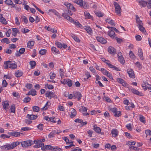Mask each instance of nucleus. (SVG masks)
Masks as SVG:
<instances>
[{"label":"nucleus","mask_w":151,"mask_h":151,"mask_svg":"<svg viewBox=\"0 0 151 151\" xmlns=\"http://www.w3.org/2000/svg\"><path fill=\"white\" fill-rule=\"evenodd\" d=\"M23 74V72L21 71L17 70L15 73V76L17 77L21 76Z\"/></svg>","instance_id":"24"},{"label":"nucleus","mask_w":151,"mask_h":151,"mask_svg":"<svg viewBox=\"0 0 151 151\" xmlns=\"http://www.w3.org/2000/svg\"><path fill=\"white\" fill-rule=\"evenodd\" d=\"M84 29L88 33L90 34L91 33V29L90 27H85Z\"/></svg>","instance_id":"46"},{"label":"nucleus","mask_w":151,"mask_h":151,"mask_svg":"<svg viewBox=\"0 0 151 151\" xmlns=\"http://www.w3.org/2000/svg\"><path fill=\"white\" fill-rule=\"evenodd\" d=\"M29 64L30 65L31 68H33L36 64V62L34 61H32L29 62Z\"/></svg>","instance_id":"33"},{"label":"nucleus","mask_w":151,"mask_h":151,"mask_svg":"<svg viewBox=\"0 0 151 151\" xmlns=\"http://www.w3.org/2000/svg\"><path fill=\"white\" fill-rule=\"evenodd\" d=\"M139 4L141 7L146 6L147 4V2L145 1L141 0L139 1Z\"/></svg>","instance_id":"18"},{"label":"nucleus","mask_w":151,"mask_h":151,"mask_svg":"<svg viewBox=\"0 0 151 151\" xmlns=\"http://www.w3.org/2000/svg\"><path fill=\"white\" fill-rule=\"evenodd\" d=\"M15 106L14 104H12L10 108L11 112L14 113L15 112Z\"/></svg>","instance_id":"48"},{"label":"nucleus","mask_w":151,"mask_h":151,"mask_svg":"<svg viewBox=\"0 0 151 151\" xmlns=\"http://www.w3.org/2000/svg\"><path fill=\"white\" fill-rule=\"evenodd\" d=\"M49 75L51 79H53L56 77V75L54 73H50Z\"/></svg>","instance_id":"53"},{"label":"nucleus","mask_w":151,"mask_h":151,"mask_svg":"<svg viewBox=\"0 0 151 151\" xmlns=\"http://www.w3.org/2000/svg\"><path fill=\"white\" fill-rule=\"evenodd\" d=\"M2 104L3 106V108L5 109L7 108L9 105L8 102L6 101L3 102Z\"/></svg>","instance_id":"31"},{"label":"nucleus","mask_w":151,"mask_h":151,"mask_svg":"<svg viewBox=\"0 0 151 151\" xmlns=\"http://www.w3.org/2000/svg\"><path fill=\"white\" fill-rule=\"evenodd\" d=\"M115 39L117 41V42L118 43H120L121 42L123 41V40L122 39L119 38L117 37H115Z\"/></svg>","instance_id":"60"},{"label":"nucleus","mask_w":151,"mask_h":151,"mask_svg":"<svg viewBox=\"0 0 151 151\" xmlns=\"http://www.w3.org/2000/svg\"><path fill=\"white\" fill-rule=\"evenodd\" d=\"M83 1L82 0H76L74 1V2L77 4L81 6H83Z\"/></svg>","instance_id":"36"},{"label":"nucleus","mask_w":151,"mask_h":151,"mask_svg":"<svg viewBox=\"0 0 151 151\" xmlns=\"http://www.w3.org/2000/svg\"><path fill=\"white\" fill-rule=\"evenodd\" d=\"M48 102H47L46 104L45 105L43 108L41 109V110L44 111L46 110L47 109V106H48Z\"/></svg>","instance_id":"61"},{"label":"nucleus","mask_w":151,"mask_h":151,"mask_svg":"<svg viewBox=\"0 0 151 151\" xmlns=\"http://www.w3.org/2000/svg\"><path fill=\"white\" fill-rule=\"evenodd\" d=\"M30 91L31 95H32V96H34L37 95V92L35 89H32L30 90Z\"/></svg>","instance_id":"44"},{"label":"nucleus","mask_w":151,"mask_h":151,"mask_svg":"<svg viewBox=\"0 0 151 151\" xmlns=\"http://www.w3.org/2000/svg\"><path fill=\"white\" fill-rule=\"evenodd\" d=\"M51 51L52 52L57 53V54L59 53V50L58 49H57L55 47H52L51 48Z\"/></svg>","instance_id":"35"},{"label":"nucleus","mask_w":151,"mask_h":151,"mask_svg":"<svg viewBox=\"0 0 151 151\" xmlns=\"http://www.w3.org/2000/svg\"><path fill=\"white\" fill-rule=\"evenodd\" d=\"M20 144H21L22 147L26 148L27 147L30 146L33 144V143L32 141L31 140H28L27 141H22L21 142L17 141L12 142L11 144H6L1 146L0 147V148L3 150H8L13 149Z\"/></svg>","instance_id":"1"},{"label":"nucleus","mask_w":151,"mask_h":151,"mask_svg":"<svg viewBox=\"0 0 151 151\" xmlns=\"http://www.w3.org/2000/svg\"><path fill=\"white\" fill-rule=\"evenodd\" d=\"M108 51L110 54L114 55L116 53V50L114 48L112 47L109 46L108 49Z\"/></svg>","instance_id":"9"},{"label":"nucleus","mask_w":151,"mask_h":151,"mask_svg":"<svg viewBox=\"0 0 151 151\" xmlns=\"http://www.w3.org/2000/svg\"><path fill=\"white\" fill-rule=\"evenodd\" d=\"M37 117L38 116L37 115H34L33 114L29 115L27 114V118H28L31 120L35 119L37 118Z\"/></svg>","instance_id":"15"},{"label":"nucleus","mask_w":151,"mask_h":151,"mask_svg":"<svg viewBox=\"0 0 151 151\" xmlns=\"http://www.w3.org/2000/svg\"><path fill=\"white\" fill-rule=\"evenodd\" d=\"M108 34L111 38H114L115 37L116 35L115 32L112 30V29H110V30L108 32Z\"/></svg>","instance_id":"14"},{"label":"nucleus","mask_w":151,"mask_h":151,"mask_svg":"<svg viewBox=\"0 0 151 151\" xmlns=\"http://www.w3.org/2000/svg\"><path fill=\"white\" fill-rule=\"evenodd\" d=\"M127 72L129 76L131 78H134V74L132 69L131 68L128 69L127 70Z\"/></svg>","instance_id":"8"},{"label":"nucleus","mask_w":151,"mask_h":151,"mask_svg":"<svg viewBox=\"0 0 151 151\" xmlns=\"http://www.w3.org/2000/svg\"><path fill=\"white\" fill-rule=\"evenodd\" d=\"M131 92L137 95L142 96L143 95V94L142 93L139 92L138 90L134 89L132 88L131 89Z\"/></svg>","instance_id":"13"},{"label":"nucleus","mask_w":151,"mask_h":151,"mask_svg":"<svg viewBox=\"0 0 151 151\" xmlns=\"http://www.w3.org/2000/svg\"><path fill=\"white\" fill-rule=\"evenodd\" d=\"M96 38L98 42H100L102 44H105L107 42L106 40L103 37H96Z\"/></svg>","instance_id":"7"},{"label":"nucleus","mask_w":151,"mask_h":151,"mask_svg":"<svg viewBox=\"0 0 151 151\" xmlns=\"http://www.w3.org/2000/svg\"><path fill=\"white\" fill-rule=\"evenodd\" d=\"M44 145V144L43 143H41V144H36L34 146V147L35 148H38L40 147H42V146Z\"/></svg>","instance_id":"51"},{"label":"nucleus","mask_w":151,"mask_h":151,"mask_svg":"<svg viewBox=\"0 0 151 151\" xmlns=\"http://www.w3.org/2000/svg\"><path fill=\"white\" fill-rule=\"evenodd\" d=\"M142 24H140L138 25V27L139 28V30L142 32H146L145 30V28L142 26Z\"/></svg>","instance_id":"38"},{"label":"nucleus","mask_w":151,"mask_h":151,"mask_svg":"<svg viewBox=\"0 0 151 151\" xmlns=\"http://www.w3.org/2000/svg\"><path fill=\"white\" fill-rule=\"evenodd\" d=\"M109 110L113 112L114 114L117 111V109L116 108H111L110 107L108 108Z\"/></svg>","instance_id":"50"},{"label":"nucleus","mask_w":151,"mask_h":151,"mask_svg":"<svg viewBox=\"0 0 151 151\" xmlns=\"http://www.w3.org/2000/svg\"><path fill=\"white\" fill-rule=\"evenodd\" d=\"M30 100V98L29 97L27 96L24 99L23 102L24 103H27L29 102Z\"/></svg>","instance_id":"45"},{"label":"nucleus","mask_w":151,"mask_h":151,"mask_svg":"<svg viewBox=\"0 0 151 151\" xmlns=\"http://www.w3.org/2000/svg\"><path fill=\"white\" fill-rule=\"evenodd\" d=\"M46 97H48L50 99L52 98L55 99L57 98V96L55 95V93L52 91H47L45 94Z\"/></svg>","instance_id":"4"},{"label":"nucleus","mask_w":151,"mask_h":151,"mask_svg":"<svg viewBox=\"0 0 151 151\" xmlns=\"http://www.w3.org/2000/svg\"><path fill=\"white\" fill-rule=\"evenodd\" d=\"M56 134V130H53L48 135V137L49 138H51L54 137Z\"/></svg>","instance_id":"25"},{"label":"nucleus","mask_w":151,"mask_h":151,"mask_svg":"<svg viewBox=\"0 0 151 151\" xmlns=\"http://www.w3.org/2000/svg\"><path fill=\"white\" fill-rule=\"evenodd\" d=\"M136 21L137 23L138 24V25H139L140 24H142V21L139 19V17H138L137 15H136Z\"/></svg>","instance_id":"27"},{"label":"nucleus","mask_w":151,"mask_h":151,"mask_svg":"<svg viewBox=\"0 0 151 151\" xmlns=\"http://www.w3.org/2000/svg\"><path fill=\"white\" fill-rule=\"evenodd\" d=\"M71 36L76 42H80V40L79 38L75 35L72 34L71 35Z\"/></svg>","instance_id":"30"},{"label":"nucleus","mask_w":151,"mask_h":151,"mask_svg":"<svg viewBox=\"0 0 151 151\" xmlns=\"http://www.w3.org/2000/svg\"><path fill=\"white\" fill-rule=\"evenodd\" d=\"M53 147L51 145H46L42 146L41 147V150L43 151H46L48 150H52Z\"/></svg>","instance_id":"10"},{"label":"nucleus","mask_w":151,"mask_h":151,"mask_svg":"<svg viewBox=\"0 0 151 151\" xmlns=\"http://www.w3.org/2000/svg\"><path fill=\"white\" fill-rule=\"evenodd\" d=\"M47 50L45 49H41L39 52L40 54L42 55H44L47 52Z\"/></svg>","instance_id":"54"},{"label":"nucleus","mask_w":151,"mask_h":151,"mask_svg":"<svg viewBox=\"0 0 151 151\" xmlns=\"http://www.w3.org/2000/svg\"><path fill=\"white\" fill-rule=\"evenodd\" d=\"M126 127L130 131H131L132 130V128L130 124H127L126 126Z\"/></svg>","instance_id":"62"},{"label":"nucleus","mask_w":151,"mask_h":151,"mask_svg":"<svg viewBox=\"0 0 151 151\" xmlns=\"http://www.w3.org/2000/svg\"><path fill=\"white\" fill-rule=\"evenodd\" d=\"M0 137L1 138L5 139V138H9L10 137V136H9L8 135H7L5 134H1V135Z\"/></svg>","instance_id":"59"},{"label":"nucleus","mask_w":151,"mask_h":151,"mask_svg":"<svg viewBox=\"0 0 151 151\" xmlns=\"http://www.w3.org/2000/svg\"><path fill=\"white\" fill-rule=\"evenodd\" d=\"M139 56L140 57V59L143 60V53L142 52V49H139V52L138 53Z\"/></svg>","instance_id":"26"},{"label":"nucleus","mask_w":151,"mask_h":151,"mask_svg":"<svg viewBox=\"0 0 151 151\" xmlns=\"http://www.w3.org/2000/svg\"><path fill=\"white\" fill-rule=\"evenodd\" d=\"M8 84L7 83L6 81L4 80H3L2 83V85L3 87H6Z\"/></svg>","instance_id":"64"},{"label":"nucleus","mask_w":151,"mask_h":151,"mask_svg":"<svg viewBox=\"0 0 151 151\" xmlns=\"http://www.w3.org/2000/svg\"><path fill=\"white\" fill-rule=\"evenodd\" d=\"M22 19L23 21H24V23L27 24L28 22V19L25 16H23L22 17Z\"/></svg>","instance_id":"56"},{"label":"nucleus","mask_w":151,"mask_h":151,"mask_svg":"<svg viewBox=\"0 0 151 151\" xmlns=\"http://www.w3.org/2000/svg\"><path fill=\"white\" fill-rule=\"evenodd\" d=\"M93 130L98 133H100L101 131V130L100 128L98 127L96 125H95L93 126Z\"/></svg>","instance_id":"20"},{"label":"nucleus","mask_w":151,"mask_h":151,"mask_svg":"<svg viewBox=\"0 0 151 151\" xmlns=\"http://www.w3.org/2000/svg\"><path fill=\"white\" fill-rule=\"evenodd\" d=\"M118 59L120 62L122 64H124V60L123 56L120 57H118Z\"/></svg>","instance_id":"43"},{"label":"nucleus","mask_w":151,"mask_h":151,"mask_svg":"<svg viewBox=\"0 0 151 151\" xmlns=\"http://www.w3.org/2000/svg\"><path fill=\"white\" fill-rule=\"evenodd\" d=\"M55 44L57 46L60 48H61L63 47L65 49L67 47V46L66 44H62L60 42L58 41H55Z\"/></svg>","instance_id":"5"},{"label":"nucleus","mask_w":151,"mask_h":151,"mask_svg":"<svg viewBox=\"0 0 151 151\" xmlns=\"http://www.w3.org/2000/svg\"><path fill=\"white\" fill-rule=\"evenodd\" d=\"M111 134L113 137H116L118 134L119 132L116 129H113L111 131Z\"/></svg>","instance_id":"19"},{"label":"nucleus","mask_w":151,"mask_h":151,"mask_svg":"<svg viewBox=\"0 0 151 151\" xmlns=\"http://www.w3.org/2000/svg\"><path fill=\"white\" fill-rule=\"evenodd\" d=\"M84 15L86 17V18L91 19L92 17L90 14L87 12H84Z\"/></svg>","instance_id":"34"},{"label":"nucleus","mask_w":151,"mask_h":151,"mask_svg":"<svg viewBox=\"0 0 151 151\" xmlns=\"http://www.w3.org/2000/svg\"><path fill=\"white\" fill-rule=\"evenodd\" d=\"M25 49L24 48H22L19 50V53L16 54V56H19L21 54H23L25 52Z\"/></svg>","instance_id":"23"},{"label":"nucleus","mask_w":151,"mask_h":151,"mask_svg":"<svg viewBox=\"0 0 151 151\" xmlns=\"http://www.w3.org/2000/svg\"><path fill=\"white\" fill-rule=\"evenodd\" d=\"M43 124H39L37 126V127L38 129H40V130H42L43 129Z\"/></svg>","instance_id":"63"},{"label":"nucleus","mask_w":151,"mask_h":151,"mask_svg":"<svg viewBox=\"0 0 151 151\" xmlns=\"http://www.w3.org/2000/svg\"><path fill=\"white\" fill-rule=\"evenodd\" d=\"M117 81L120 83L122 84L123 86H126V82L122 79L118 78L117 79Z\"/></svg>","instance_id":"16"},{"label":"nucleus","mask_w":151,"mask_h":151,"mask_svg":"<svg viewBox=\"0 0 151 151\" xmlns=\"http://www.w3.org/2000/svg\"><path fill=\"white\" fill-rule=\"evenodd\" d=\"M63 139L66 142L67 144H73V142L71 140H69L66 137H63Z\"/></svg>","instance_id":"21"},{"label":"nucleus","mask_w":151,"mask_h":151,"mask_svg":"<svg viewBox=\"0 0 151 151\" xmlns=\"http://www.w3.org/2000/svg\"><path fill=\"white\" fill-rule=\"evenodd\" d=\"M139 120L144 124L145 123V119L144 117L142 115H139Z\"/></svg>","instance_id":"37"},{"label":"nucleus","mask_w":151,"mask_h":151,"mask_svg":"<svg viewBox=\"0 0 151 151\" xmlns=\"http://www.w3.org/2000/svg\"><path fill=\"white\" fill-rule=\"evenodd\" d=\"M32 110L34 112H38L40 111V108L38 106H35L33 107Z\"/></svg>","instance_id":"39"},{"label":"nucleus","mask_w":151,"mask_h":151,"mask_svg":"<svg viewBox=\"0 0 151 151\" xmlns=\"http://www.w3.org/2000/svg\"><path fill=\"white\" fill-rule=\"evenodd\" d=\"M71 114L70 115V116L71 118L74 117L76 115V111L75 109L73 108H72L70 109Z\"/></svg>","instance_id":"17"},{"label":"nucleus","mask_w":151,"mask_h":151,"mask_svg":"<svg viewBox=\"0 0 151 151\" xmlns=\"http://www.w3.org/2000/svg\"><path fill=\"white\" fill-rule=\"evenodd\" d=\"M151 86L147 82H144V84H142V87L144 88L145 90H146L147 88L149 89H151Z\"/></svg>","instance_id":"11"},{"label":"nucleus","mask_w":151,"mask_h":151,"mask_svg":"<svg viewBox=\"0 0 151 151\" xmlns=\"http://www.w3.org/2000/svg\"><path fill=\"white\" fill-rule=\"evenodd\" d=\"M1 42L2 43H6L7 44H8L10 43V41L7 38H4L1 40Z\"/></svg>","instance_id":"40"},{"label":"nucleus","mask_w":151,"mask_h":151,"mask_svg":"<svg viewBox=\"0 0 151 151\" xmlns=\"http://www.w3.org/2000/svg\"><path fill=\"white\" fill-rule=\"evenodd\" d=\"M5 3L8 5L13 6L14 5L13 1L11 0H6L5 1Z\"/></svg>","instance_id":"32"},{"label":"nucleus","mask_w":151,"mask_h":151,"mask_svg":"<svg viewBox=\"0 0 151 151\" xmlns=\"http://www.w3.org/2000/svg\"><path fill=\"white\" fill-rule=\"evenodd\" d=\"M64 84L66 83L68 84V85L69 87H71L72 86V81L70 80H68L65 81V83H64Z\"/></svg>","instance_id":"41"},{"label":"nucleus","mask_w":151,"mask_h":151,"mask_svg":"<svg viewBox=\"0 0 151 151\" xmlns=\"http://www.w3.org/2000/svg\"><path fill=\"white\" fill-rule=\"evenodd\" d=\"M74 98H78V100L79 101L81 97V95L79 92H73Z\"/></svg>","instance_id":"6"},{"label":"nucleus","mask_w":151,"mask_h":151,"mask_svg":"<svg viewBox=\"0 0 151 151\" xmlns=\"http://www.w3.org/2000/svg\"><path fill=\"white\" fill-rule=\"evenodd\" d=\"M73 23L75 24L76 26H78L79 27H82V25L77 20L75 21Z\"/></svg>","instance_id":"52"},{"label":"nucleus","mask_w":151,"mask_h":151,"mask_svg":"<svg viewBox=\"0 0 151 151\" xmlns=\"http://www.w3.org/2000/svg\"><path fill=\"white\" fill-rule=\"evenodd\" d=\"M0 21L3 24H7V22L6 19L4 17L0 18Z\"/></svg>","instance_id":"42"},{"label":"nucleus","mask_w":151,"mask_h":151,"mask_svg":"<svg viewBox=\"0 0 151 151\" xmlns=\"http://www.w3.org/2000/svg\"><path fill=\"white\" fill-rule=\"evenodd\" d=\"M101 71L102 73L104 75H106L107 73H108V71L105 69L104 68H101Z\"/></svg>","instance_id":"58"},{"label":"nucleus","mask_w":151,"mask_h":151,"mask_svg":"<svg viewBox=\"0 0 151 151\" xmlns=\"http://www.w3.org/2000/svg\"><path fill=\"white\" fill-rule=\"evenodd\" d=\"M4 65H5L4 66L5 69H7L8 68L15 69L17 68V65L16 64L13 63L12 61H8L5 62Z\"/></svg>","instance_id":"2"},{"label":"nucleus","mask_w":151,"mask_h":151,"mask_svg":"<svg viewBox=\"0 0 151 151\" xmlns=\"http://www.w3.org/2000/svg\"><path fill=\"white\" fill-rule=\"evenodd\" d=\"M8 134L10 135L15 137H18L20 136V133L18 132H8Z\"/></svg>","instance_id":"12"},{"label":"nucleus","mask_w":151,"mask_h":151,"mask_svg":"<svg viewBox=\"0 0 151 151\" xmlns=\"http://www.w3.org/2000/svg\"><path fill=\"white\" fill-rule=\"evenodd\" d=\"M49 11L54 13L56 16H58L59 18H61V17L59 15V13L56 10L54 9H49Z\"/></svg>","instance_id":"22"},{"label":"nucleus","mask_w":151,"mask_h":151,"mask_svg":"<svg viewBox=\"0 0 151 151\" xmlns=\"http://www.w3.org/2000/svg\"><path fill=\"white\" fill-rule=\"evenodd\" d=\"M114 4L115 7V12L118 14L120 15L121 12V9L120 6L116 2H114Z\"/></svg>","instance_id":"3"},{"label":"nucleus","mask_w":151,"mask_h":151,"mask_svg":"<svg viewBox=\"0 0 151 151\" xmlns=\"http://www.w3.org/2000/svg\"><path fill=\"white\" fill-rule=\"evenodd\" d=\"M106 22H108L109 24L113 25L114 26H115V24L113 20L111 19L110 18L107 19L106 20Z\"/></svg>","instance_id":"29"},{"label":"nucleus","mask_w":151,"mask_h":151,"mask_svg":"<svg viewBox=\"0 0 151 151\" xmlns=\"http://www.w3.org/2000/svg\"><path fill=\"white\" fill-rule=\"evenodd\" d=\"M129 56L133 59H134L135 58V56L132 51H130L129 52Z\"/></svg>","instance_id":"47"},{"label":"nucleus","mask_w":151,"mask_h":151,"mask_svg":"<svg viewBox=\"0 0 151 151\" xmlns=\"http://www.w3.org/2000/svg\"><path fill=\"white\" fill-rule=\"evenodd\" d=\"M34 42L33 41H29L27 43V47L28 48H30L32 47L34 44Z\"/></svg>","instance_id":"28"},{"label":"nucleus","mask_w":151,"mask_h":151,"mask_svg":"<svg viewBox=\"0 0 151 151\" xmlns=\"http://www.w3.org/2000/svg\"><path fill=\"white\" fill-rule=\"evenodd\" d=\"M17 6L16 4H15L13 5L12 7L14 8L16 11L20 12L21 11V9L20 8L17 7Z\"/></svg>","instance_id":"55"},{"label":"nucleus","mask_w":151,"mask_h":151,"mask_svg":"<svg viewBox=\"0 0 151 151\" xmlns=\"http://www.w3.org/2000/svg\"><path fill=\"white\" fill-rule=\"evenodd\" d=\"M114 115L115 116L119 117V116L121 115V112L120 111H116V112L114 113Z\"/></svg>","instance_id":"57"},{"label":"nucleus","mask_w":151,"mask_h":151,"mask_svg":"<svg viewBox=\"0 0 151 151\" xmlns=\"http://www.w3.org/2000/svg\"><path fill=\"white\" fill-rule=\"evenodd\" d=\"M96 15L99 17H102L104 16V14L100 12H95Z\"/></svg>","instance_id":"49"}]
</instances>
